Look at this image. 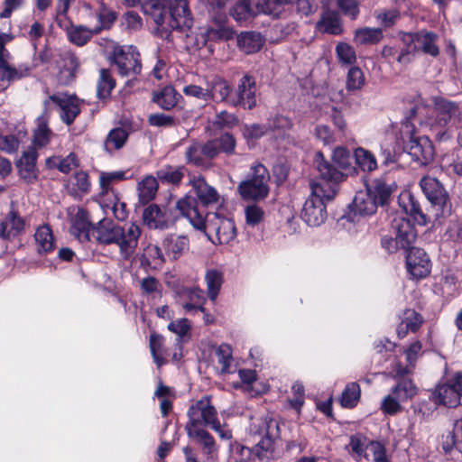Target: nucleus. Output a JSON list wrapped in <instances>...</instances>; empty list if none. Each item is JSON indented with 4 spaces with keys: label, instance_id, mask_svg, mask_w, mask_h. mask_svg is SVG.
<instances>
[{
    "label": "nucleus",
    "instance_id": "f257e3e1",
    "mask_svg": "<svg viewBox=\"0 0 462 462\" xmlns=\"http://www.w3.org/2000/svg\"><path fill=\"white\" fill-rule=\"evenodd\" d=\"M319 178L310 182V196L306 199L301 211V218L311 226H318L327 218L326 201L332 200L337 193V183L345 174L336 169L321 155L317 160Z\"/></svg>",
    "mask_w": 462,
    "mask_h": 462
},
{
    "label": "nucleus",
    "instance_id": "f03ea898",
    "mask_svg": "<svg viewBox=\"0 0 462 462\" xmlns=\"http://www.w3.org/2000/svg\"><path fill=\"white\" fill-rule=\"evenodd\" d=\"M141 235V227L134 223L121 226L111 220L102 219L95 226L93 236L101 245H116L120 258L124 261H132Z\"/></svg>",
    "mask_w": 462,
    "mask_h": 462
},
{
    "label": "nucleus",
    "instance_id": "7ed1b4c3",
    "mask_svg": "<svg viewBox=\"0 0 462 462\" xmlns=\"http://www.w3.org/2000/svg\"><path fill=\"white\" fill-rule=\"evenodd\" d=\"M250 431L261 438L252 448V456L259 461L269 459L273 451V442L280 437L277 420L268 417L257 420L251 424Z\"/></svg>",
    "mask_w": 462,
    "mask_h": 462
},
{
    "label": "nucleus",
    "instance_id": "20e7f679",
    "mask_svg": "<svg viewBox=\"0 0 462 462\" xmlns=\"http://www.w3.org/2000/svg\"><path fill=\"white\" fill-rule=\"evenodd\" d=\"M247 179L237 186V192L244 200L259 201L267 198L271 180L268 170L261 163L251 166Z\"/></svg>",
    "mask_w": 462,
    "mask_h": 462
},
{
    "label": "nucleus",
    "instance_id": "39448f33",
    "mask_svg": "<svg viewBox=\"0 0 462 462\" xmlns=\"http://www.w3.org/2000/svg\"><path fill=\"white\" fill-rule=\"evenodd\" d=\"M391 228L395 234V238L385 236L381 240L383 248L388 253L393 254L398 248L408 250L416 241L417 231L403 213H397L393 217Z\"/></svg>",
    "mask_w": 462,
    "mask_h": 462
},
{
    "label": "nucleus",
    "instance_id": "423d86ee",
    "mask_svg": "<svg viewBox=\"0 0 462 462\" xmlns=\"http://www.w3.org/2000/svg\"><path fill=\"white\" fill-rule=\"evenodd\" d=\"M401 134L403 139L409 138L406 150L419 165L429 164L434 157L432 142L427 136H415L414 127L408 121L402 124Z\"/></svg>",
    "mask_w": 462,
    "mask_h": 462
},
{
    "label": "nucleus",
    "instance_id": "0eeeda50",
    "mask_svg": "<svg viewBox=\"0 0 462 462\" xmlns=\"http://www.w3.org/2000/svg\"><path fill=\"white\" fill-rule=\"evenodd\" d=\"M421 190L435 208V217H447L451 214V203L442 184L434 177L425 176L420 181Z\"/></svg>",
    "mask_w": 462,
    "mask_h": 462
},
{
    "label": "nucleus",
    "instance_id": "6e6552de",
    "mask_svg": "<svg viewBox=\"0 0 462 462\" xmlns=\"http://www.w3.org/2000/svg\"><path fill=\"white\" fill-rule=\"evenodd\" d=\"M201 231H204L208 237L215 235L217 243L221 245H227L236 237L235 222L217 213L207 214L205 226Z\"/></svg>",
    "mask_w": 462,
    "mask_h": 462
},
{
    "label": "nucleus",
    "instance_id": "1a4fd4ad",
    "mask_svg": "<svg viewBox=\"0 0 462 462\" xmlns=\"http://www.w3.org/2000/svg\"><path fill=\"white\" fill-rule=\"evenodd\" d=\"M189 420L186 423V430L204 429L210 426L217 419L216 408L210 402L209 396H204L192 403L187 412Z\"/></svg>",
    "mask_w": 462,
    "mask_h": 462
},
{
    "label": "nucleus",
    "instance_id": "9d476101",
    "mask_svg": "<svg viewBox=\"0 0 462 462\" xmlns=\"http://www.w3.org/2000/svg\"><path fill=\"white\" fill-rule=\"evenodd\" d=\"M109 60L116 67L118 73L123 77L137 75L141 72L142 65L140 54L133 46H120Z\"/></svg>",
    "mask_w": 462,
    "mask_h": 462
},
{
    "label": "nucleus",
    "instance_id": "9b49d317",
    "mask_svg": "<svg viewBox=\"0 0 462 462\" xmlns=\"http://www.w3.org/2000/svg\"><path fill=\"white\" fill-rule=\"evenodd\" d=\"M256 104L255 80L251 76L245 75L232 93L230 106L250 110L255 107Z\"/></svg>",
    "mask_w": 462,
    "mask_h": 462
},
{
    "label": "nucleus",
    "instance_id": "f8f14e48",
    "mask_svg": "<svg viewBox=\"0 0 462 462\" xmlns=\"http://www.w3.org/2000/svg\"><path fill=\"white\" fill-rule=\"evenodd\" d=\"M406 256V266L409 273L415 279L426 277L431 269V263L426 252L418 247H411Z\"/></svg>",
    "mask_w": 462,
    "mask_h": 462
},
{
    "label": "nucleus",
    "instance_id": "ddd939ff",
    "mask_svg": "<svg viewBox=\"0 0 462 462\" xmlns=\"http://www.w3.org/2000/svg\"><path fill=\"white\" fill-rule=\"evenodd\" d=\"M49 100L60 107V118L67 125L72 124L80 112L79 100L75 96L58 93L50 96Z\"/></svg>",
    "mask_w": 462,
    "mask_h": 462
},
{
    "label": "nucleus",
    "instance_id": "4468645a",
    "mask_svg": "<svg viewBox=\"0 0 462 462\" xmlns=\"http://www.w3.org/2000/svg\"><path fill=\"white\" fill-rule=\"evenodd\" d=\"M170 12L171 27H187L192 25L190 12L188 7L187 0H162Z\"/></svg>",
    "mask_w": 462,
    "mask_h": 462
},
{
    "label": "nucleus",
    "instance_id": "2eb2a0df",
    "mask_svg": "<svg viewBox=\"0 0 462 462\" xmlns=\"http://www.w3.org/2000/svg\"><path fill=\"white\" fill-rule=\"evenodd\" d=\"M189 182L199 200L204 206H217L222 204L223 199L217 190L213 186L209 185L203 177H193Z\"/></svg>",
    "mask_w": 462,
    "mask_h": 462
},
{
    "label": "nucleus",
    "instance_id": "dca6fc26",
    "mask_svg": "<svg viewBox=\"0 0 462 462\" xmlns=\"http://www.w3.org/2000/svg\"><path fill=\"white\" fill-rule=\"evenodd\" d=\"M10 60H0V91L5 90L13 81L27 77L31 71V68L25 64L12 66Z\"/></svg>",
    "mask_w": 462,
    "mask_h": 462
},
{
    "label": "nucleus",
    "instance_id": "f3484780",
    "mask_svg": "<svg viewBox=\"0 0 462 462\" xmlns=\"http://www.w3.org/2000/svg\"><path fill=\"white\" fill-rule=\"evenodd\" d=\"M143 220L151 229L163 230L171 225L169 212L155 204H151L143 210Z\"/></svg>",
    "mask_w": 462,
    "mask_h": 462
},
{
    "label": "nucleus",
    "instance_id": "a211bd4d",
    "mask_svg": "<svg viewBox=\"0 0 462 462\" xmlns=\"http://www.w3.org/2000/svg\"><path fill=\"white\" fill-rule=\"evenodd\" d=\"M177 208L185 217L194 228L202 230L206 217L198 210L197 200L191 196H186L177 202Z\"/></svg>",
    "mask_w": 462,
    "mask_h": 462
},
{
    "label": "nucleus",
    "instance_id": "6ab92c4d",
    "mask_svg": "<svg viewBox=\"0 0 462 462\" xmlns=\"http://www.w3.org/2000/svg\"><path fill=\"white\" fill-rule=\"evenodd\" d=\"M94 228L88 211L79 208L72 218L70 234L80 242H86L90 240V233L94 235Z\"/></svg>",
    "mask_w": 462,
    "mask_h": 462
},
{
    "label": "nucleus",
    "instance_id": "aec40b11",
    "mask_svg": "<svg viewBox=\"0 0 462 462\" xmlns=\"http://www.w3.org/2000/svg\"><path fill=\"white\" fill-rule=\"evenodd\" d=\"M165 255L177 260L189 249V240L184 235L170 234L162 241Z\"/></svg>",
    "mask_w": 462,
    "mask_h": 462
},
{
    "label": "nucleus",
    "instance_id": "412c9836",
    "mask_svg": "<svg viewBox=\"0 0 462 462\" xmlns=\"http://www.w3.org/2000/svg\"><path fill=\"white\" fill-rule=\"evenodd\" d=\"M235 32L224 23H218L208 26L200 32V43L199 47H204L208 42H224L233 38Z\"/></svg>",
    "mask_w": 462,
    "mask_h": 462
},
{
    "label": "nucleus",
    "instance_id": "4be33fe9",
    "mask_svg": "<svg viewBox=\"0 0 462 462\" xmlns=\"http://www.w3.org/2000/svg\"><path fill=\"white\" fill-rule=\"evenodd\" d=\"M411 35L417 51H421L432 57H437L439 54V49L437 44L439 37L436 33L422 30L414 33L411 32Z\"/></svg>",
    "mask_w": 462,
    "mask_h": 462
},
{
    "label": "nucleus",
    "instance_id": "5701e85b",
    "mask_svg": "<svg viewBox=\"0 0 462 462\" xmlns=\"http://www.w3.org/2000/svg\"><path fill=\"white\" fill-rule=\"evenodd\" d=\"M378 202L373 193L367 189H362L356 193L353 200V210L360 216H369L376 212Z\"/></svg>",
    "mask_w": 462,
    "mask_h": 462
},
{
    "label": "nucleus",
    "instance_id": "b1692460",
    "mask_svg": "<svg viewBox=\"0 0 462 462\" xmlns=\"http://www.w3.org/2000/svg\"><path fill=\"white\" fill-rule=\"evenodd\" d=\"M209 100L216 103L224 102L230 106V98L233 89L229 83L219 77L213 78L208 82Z\"/></svg>",
    "mask_w": 462,
    "mask_h": 462
},
{
    "label": "nucleus",
    "instance_id": "393cba45",
    "mask_svg": "<svg viewBox=\"0 0 462 462\" xmlns=\"http://www.w3.org/2000/svg\"><path fill=\"white\" fill-rule=\"evenodd\" d=\"M24 220L14 211H10L6 217L0 221V237L9 240L24 230Z\"/></svg>",
    "mask_w": 462,
    "mask_h": 462
},
{
    "label": "nucleus",
    "instance_id": "a878e982",
    "mask_svg": "<svg viewBox=\"0 0 462 462\" xmlns=\"http://www.w3.org/2000/svg\"><path fill=\"white\" fill-rule=\"evenodd\" d=\"M460 395L448 379L447 383L437 386L433 393V400L436 403L448 407H456L460 403Z\"/></svg>",
    "mask_w": 462,
    "mask_h": 462
},
{
    "label": "nucleus",
    "instance_id": "bb28decb",
    "mask_svg": "<svg viewBox=\"0 0 462 462\" xmlns=\"http://www.w3.org/2000/svg\"><path fill=\"white\" fill-rule=\"evenodd\" d=\"M152 17L156 24V33L162 39H169L172 30H183L186 27H171L170 12L153 5Z\"/></svg>",
    "mask_w": 462,
    "mask_h": 462
},
{
    "label": "nucleus",
    "instance_id": "cd10ccee",
    "mask_svg": "<svg viewBox=\"0 0 462 462\" xmlns=\"http://www.w3.org/2000/svg\"><path fill=\"white\" fill-rule=\"evenodd\" d=\"M37 152L34 148H29L25 151L20 160L18 161L17 167L19 169L20 175L23 179L32 181L37 177L36 172V159Z\"/></svg>",
    "mask_w": 462,
    "mask_h": 462
},
{
    "label": "nucleus",
    "instance_id": "c85d7f7f",
    "mask_svg": "<svg viewBox=\"0 0 462 462\" xmlns=\"http://www.w3.org/2000/svg\"><path fill=\"white\" fill-rule=\"evenodd\" d=\"M422 324L421 316L413 310H405L402 316V321L397 327V334L400 338L404 337L409 331L415 332Z\"/></svg>",
    "mask_w": 462,
    "mask_h": 462
},
{
    "label": "nucleus",
    "instance_id": "c756f323",
    "mask_svg": "<svg viewBox=\"0 0 462 462\" xmlns=\"http://www.w3.org/2000/svg\"><path fill=\"white\" fill-rule=\"evenodd\" d=\"M264 41L260 33L254 32H242L237 36V45L245 53L258 51Z\"/></svg>",
    "mask_w": 462,
    "mask_h": 462
},
{
    "label": "nucleus",
    "instance_id": "7c9ffc66",
    "mask_svg": "<svg viewBox=\"0 0 462 462\" xmlns=\"http://www.w3.org/2000/svg\"><path fill=\"white\" fill-rule=\"evenodd\" d=\"M318 26L320 30L331 34H339L342 32L338 13L330 9H326L322 12Z\"/></svg>",
    "mask_w": 462,
    "mask_h": 462
},
{
    "label": "nucleus",
    "instance_id": "2f4dec72",
    "mask_svg": "<svg viewBox=\"0 0 462 462\" xmlns=\"http://www.w3.org/2000/svg\"><path fill=\"white\" fill-rule=\"evenodd\" d=\"M371 191L378 202V206L386 204L394 191L396 185L394 183H386L383 180L377 179L366 187Z\"/></svg>",
    "mask_w": 462,
    "mask_h": 462
},
{
    "label": "nucleus",
    "instance_id": "473e14b6",
    "mask_svg": "<svg viewBox=\"0 0 462 462\" xmlns=\"http://www.w3.org/2000/svg\"><path fill=\"white\" fill-rule=\"evenodd\" d=\"M34 238L40 253H49L54 249L53 234L49 225L40 226L35 231Z\"/></svg>",
    "mask_w": 462,
    "mask_h": 462
},
{
    "label": "nucleus",
    "instance_id": "72a5a7b5",
    "mask_svg": "<svg viewBox=\"0 0 462 462\" xmlns=\"http://www.w3.org/2000/svg\"><path fill=\"white\" fill-rule=\"evenodd\" d=\"M402 47L396 57L398 63L407 65L412 61L415 54L418 52L412 39L411 32H404L401 37Z\"/></svg>",
    "mask_w": 462,
    "mask_h": 462
},
{
    "label": "nucleus",
    "instance_id": "f704fd0d",
    "mask_svg": "<svg viewBox=\"0 0 462 462\" xmlns=\"http://www.w3.org/2000/svg\"><path fill=\"white\" fill-rule=\"evenodd\" d=\"M407 199V203L403 205V209L406 214H409L414 221L419 225L424 226L430 221V216L424 214L417 201L413 199L411 194L406 193L401 198V201Z\"/></svg>",
    "mask_w": 462,
    "mask_h": 462
},
{
    "label": "nucleus",
    "instance_id": "c9c22d12",
    "mask_svg": "<svg viewBox=\"0 0 462 462\" xmlns=\"http://www.w3.org/2000/svg\"><path fill=\"white\" fill-rule=\"evenodd\" d=\"M138 197L142 204L152 201L158 190L157 180L152 176H146L138 183Z\"/></svg>",
    "mask_w": 462,
    "mask_h": 462
},
{
    "label": "nucleus",
    "instance_id": "e433bc0d",
    "mask_svg": "<svg viewBox=\"0 0 462 462\" xmlns=\"http://www.w3.org/2000/svg\"><path fill=\"white\" fill-rule=\"evenodd\" d=\"M389 393L402 403L411 399L417 393V387L411 380L402 379L392 388Z\"/></svg>",
    "mask_w": 462,
    "mask_h": 462
},
{
    "label": "nucleus",
    "instance_id": "4c0bfd02",
    "mask_svg": "<svg viewBox=\"0 0 462 462\" xmlns=\"http://www.w3.org/2000/svg\"><path fill=\"white\" fill-rule=\"evenodd\" d=\"M383 39V31L380 28L364 27L355 32L354 41L356 44H375Z\"/></svg>",
    "mask_w": 462,
    "mask_h": 462
},
{
    "label": "nucleus",
    "instance_id": "58836bf2",
    "mask_svg": "<svg viewBox=\"0 0 462 462\" xmlns=\"http://www.w3.org/2000/svg\"><path fill=\"white\" fill-rule=\"evenodd\" d=\"M292 0H252V4L258 14L278 16L288 2Z\"/></svg>",
    "mask_w": 462,
    "mask_h": 462
},
{
    "label": "nucleus",
    "instance_id": "ea45409f",
    "mask_svg": "<svg viewBox=\"0 0 462 462\" xmlns=\"http://www.w3.org/2000/svg\"><path fill=\"white\" fill-rule=\"evenodd\" d=\"M64 65L60 72V80L62 84H69L74 78L79 67V61L75 54L66 52L63 55Z\"/></svg>",
    "mask_w": 462,
    "mask_h": 462
},
{
    "label": "nucleus",
    "instance_id": "a19ab883",
    "mask_svg": "<svg viewBox=\"0 0 462 462\" xmlns=\"http://www.w3.org/2000/svg\"><path fill=\"white\" fill-rule=\"evenodd\" d=\"M53 137L52 132L49 129L43 116L37 119V127L33 134V148H43L50 143Z\"/></svg>",
    "mask_w": 462,
    "mask_h": 462
},
{
    "label": "nucleus",
    "instance_id": "79ce46f5",
    "mask_svg": "<svg viewBox=\"0 0 462 462\" xmlns=\"http://www.w3.org/2000/svg\"><path fill=\"white\" fill-rule=\"evenodd\" d=\"M356 163L363 171L372 172L377 168V162L374 155L368 150L358 147L354 152Z\"/></svg>",
    "mask_w": 462,
    "mask_h": 462
},
{
    "label": "nucleus",
    "instance_id": "37998d69",
    "mask_svg": "<svg viewBox=\"0 0 462 462\" xmlns=\"http://www.w3.org/2000/svg\"><path fill=\"white\" fill-rule=\"evenodd\" d=\"M128 139V133L123 128H115L109 132L105 141V150L112 152L115 150L121 149L126 140Z\"/></svg>",
    "mask_w": 462,
    "mask_h": 462
},
{
    "label": "nucleus",
    "instance_id": "c03bdc74",
    "mask_svg": "<svg viewBox=\"0 0 462 462\" xmlns=\"http://www.w3.org/2000/svg\"><path fill=\"white\" fill-rule=\"evenodd\" d=\"M99 31V28L90 30L82 25H74L69 30L68 37L72 43L83 46L91 39L94 33H97Z\"/></svg>",
    "mask_w": 462,
    "mask_h": 462
},
{
    "label": "nucleus",
    "instance_id": "a18cd8bd",
    "mask_svg": "<svg viewBox=\"0 0 462 462\" xmlns=\"http://www.w3.org/2000/svg\"><path fill=\"white\" fill-rule=\"evenodd\" d=\"M165 262V256L162 249L156 245H148L142 255V263L157 268Z\"/></svg>",
    "mask_w": 462,
    "mask_h": 462
},
{
    "label": "nucleus",
    "instance_id": "49530a36",
    "mask_svg": "<svg viewBox=\"0 0 462 462\" xmlns=\"http://www.w3.org/2000/svg\"><path fill=\"white\" fill-rule=\"evenodd\" d=\"M208 288V295L211 300H215L223 283V273L216 269L208 270L205 275Z\"/></svg>",
    "mask_w": 462,
    "mask_h": 462
},
{
    "label": "nucleus",
    "instance_id": "de8ad7c7",
    "mask_svg": "<svg viewBox=\"0 0 462 462\" xmlns=\"http://www.w3.org/2000/svg\"><path fill=\"white\" fill-rule=\"evenodd\" d=\"M46 164L49 168H57L60 171L68 173L78 167V160L76 155L71 152L65 158L50 157L46 160Z\"/></svg>",
    "mask_w": 462,
    "mask_h": 462
},
{
    "label": "nucleus",
    "instance_id": "09e8293b",
    "mask_svg": "<svg viewBox=\"0 0 462 462\" xmlns=\"http://www.w3.org/2000/svg\"><path fill=\"white\" fill-rule=\"evenodd\" d=\"M363 458L372 462H388L385 448L378 441H367Z\"/></svg>",
    "mask_w": 462,
    "mask_h": 462
},
{
    "label": "nucleus",
    "instance_id": "8fccbe9b",
    "mask_svg": "<svg viewBox=\"0 0 462 462\" xmlns=\"http://www.w3.org/2000/svg\"><path fill=\"white\" fill-rule=\"evenodd\" d=\"M269 132H273L276 137H284L291 129V119L283 116H275L267 122Z\"/></svg>",
    "mask_w": 462,
    "mask_h": 462
},
{
    "label": "nucleus",
    "instance_id": "3c124183",
    "mask_svg": "<svg viewBox=\"0 0 462 462\" xmlns=\"http://www.w3.org/2000/svg\"><path fill=\"white\" fill-rule=\"evenodd\" d=\"M153 101L162 109L170 110L178 103L177 92L171 86L165 87L160 93L154 95Z\"/></svg>",
    "mask_w": 462,
    "mask_h": 462
},
{
    "label": "nucleus",
    "instance_id": "603ef678",
    "mask_svg": "<svg viewBox=\"0 0 462 462\" xmlns=\"http://www.w3.org/2000/svg\"><path fill=\"white\" fill-rule=\"evenodd\" d=\"M115 80L111 77L110 71L102 69L99 71V77L97 82V94L99 98L107 97L115 88Z\"/></svg>",
    "mask_w": 462,
    "mask_h": 462
},
{
    "label": "nucleus",
    "instance_id": "864d4df0",
    "mask_svg": "<svg viewBox=\"0 0 462 462\" xmlns=\"http://www.w3.org/2000/svg\"><path fill=\"white\" fill-rule=\"evenodd\" d=\"M189 438L196 439L199 442L204 448L205 453L211 454L216 448V444L213 437L204 429H196L187 430Z\"/></svg>",
    "mask_w": 462,
    "mask_h": 462
},
{
    "label": "nucleus",
    "instance_id": "5fc2aeb1",
    "mask_svg": "<svg viewBox=\"0 0 462 462\" xmlns=\"http://www.w3.org/2000/svg\"><path fill=\"white\" fill-rule=\"evenodd\" d=\"M186 159L188 162L192 163L198 167L208 168L210 162L204 156L201 144L199 143H193L186 150Z\"/></svg>",
    "mask_w": 462,
    "mask_h": 462
},
{
    "label": "nucleus",
    "instance_id": "6e6d98bb",
    "mask_svg": "<svg viewBox=\"0 0 462 462\" xmlns=\"http://www.w3.org/2000/svg\"><path fill=\"white\" fill-rule=\"evenodd\" d=\"M360 386L356 383H350L346 386L340 397V403L345 408L355 407L360 398Z\"/></svg>",
    "mask_w": 462,
    "mask_h": 462
},
{
    "label": "nucleus",
    "instance_id": "4d7b16f0",
    "mask_svg": "<svg viewBox=\"0 0 462 462\" xmlns=\"http://www.w3.org/2000/svg\"><path fill=\"white\" fill-rule=\"evenodd\" d=\"M251 3L247 0L237 2L230 10V15L236 21H245L248 18L258 14L255 9L251 7Z\"/></svg>",
    "mask_w": 462,
    "mask_h": 462
},
{
    "label": "nucleus",
    "instance_id": "13d9d810",
    "mask_svg": "<svg viewBox=\"0 0 462 462\" xmlns=\"http://www.w3.org/2000/svg\"><path fill=\"white\" fill-rule=\"evenodd\" d=\"M453 447L462 452V419L455 422L452 432L448 433L443 442V448L446 451L450 450Z\"/></svg>",
    "mask_w": 462,
    "mask_h": 462
},
{
    "label": "nucleus",
    "instance_id": "bf43d9fd",
    "mask_svg": "<svg viewBox=\"0 0 462 462\" xmlns=\"http://www.w3.org/2000/svg\"><path fill=\"white\" fill-rule=\"evenodd\" d=\"M216 356L220 365V373H230V365L233 362L231 347L226 344L220 345L216 350Z\"/></svg>",
    "mask_w": 462,
    "mask_h": 462
},
{
    "label": "nucleus",
    "instance_id": "052dcab7",
    "mask_svg": "<svg viewBox=\"0 0 462 462\" xmlns=\"http://www.w3.org/2000/svg\"><path fill=\"white\" fill-rule=\"evenodd\" d=\"M245 223L250 226H256L264 218V211L256 204L248 205L245 208Z\"/></svg>",
    "mask_w": 462,
    "mask_h": 462
},
{
    "label": "nucleus",
    "instance_id": "680f3d73",
    "mask_svg": "<svg viewBox=\"0 0 462 462\" xmlns=\"http://www.w3.org/2000/svg\"><path fill=\"white\" fill-rule=\"evenodd\" d=\"M365 82V75L358 67L349 69L346 77V88L348 90H358Z\"/></svg>",
    "mask_w": 462,
    "mask_h": 462
},
{
    "label": "nucleus",
    "instance_id": "e2e57ef3",
    "mask_svg": "<svg viewBox=\"0 0 462 462\" xmlns=\"http://www.w3.org/2000/svg\"><path fill=\"white\" fill-rule=\"evenodd\" d=\"M140 286L143 294L150 295L152 297L160 296L162 286L161 282L152 276H147L140 282Z\"/></svg>",
    "mask_w": 462,
    "mask_h": 462
},
{
    "label": "nucleus",
    "instance_id": "0e129e2a",
    "mask_svg": "<svg viewBox=\"0 0 462 462\" xmlns=\"http://www.w3.org/2000/svg\"><path fill=\"white\" fill-rule=\"evenodd\" d=\"M157 176L160 180L163 181L177 184L183 178V172L181 169H177L171 166H166L157 171Z\"/></svg>",
    "mask_w": 462,
    "mask_h": 462
},
{
    "label": "nucleus",
    "instance_id": "69168bd1",
    "mask_svg": "<svg viewBox=\"0 0 462 462\" xmlns=\"http://www.w3.org/2000/svg\"><path fill=\"white\" fill-rule=\"evenodd\" d=\"M336 51L339 61L345 65H351L356 60L355 50L347 43H338Z\"/></svg>",
    "mask_w": 462,
    "mask_h": 462
},
{
    "label": "nucleus",
    "instance_id": "338daca9",
    "mask_svg": "<svg viewBox=\"0 0 462 462\" xmlns=\"http://www.w3.org/2000/svg\"><path fill=\"white\" fill-rule=\"evenodd\" d=\"M332 159L341 169L347 170L351 166V154L346 147H336L333 151Z\"/></svg>",
    "mask_w": 462,
    "mask_h": 462
},
{
    "label": "nucleus",
    "instance_id": "774afa93",
    "mask_svg": "<svg viewBox=\"0 0 462 462\" xmlns=\"http://www.w3.org/2000/svg\"><path fill=\"white\" fill-rule=\"evenodd\" d=\"M380 408L384 414L395 415L402 411L401 402L397 401L391 393L383 397Z\"/></svg>",
    "mask_w": 462,
    "mask_h": 462
}]
</instances>
